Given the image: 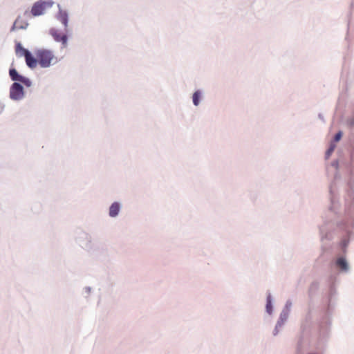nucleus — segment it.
Wrapping results in <instances>:
<instances>
[{
    "instance_id": "f257e3e1",
    "label": "nucleus",
    "mask_w": 354,
    "mask_h": 354,
    "mask_svg": "<svg viewBox=\"0 0 354 354\" xmlns=\"http://www.w3.org/2000/svg\"><path fill=\"white\" fill-rule=\"evenodd\" d=\"M346 174V194L345 196V225L354 228V151L351 152L349 160L344 162Z\"/></svg>"
},
{
    "instance_id": "f03ea898",
    "label": "nucleus",
    "mask_w": 354,
    "mask_h": 354,
    "mask_svg": "<svg viewBox=\"0 0 354 354\" xmlns=\"http://www.w3.org/2000/svg\"><path fill=\"white\" fill-rule=\"evenodd\" d=\"M38 59V64L43 68H48L57 62V58L53 52L49 49L39 48L35 51Z\"/></svg>"
},
{
    "instance_id": "7ed1b4c3",
    "label": "nucleus",
    "mask_w": 354,
    "mask_h": 354,
    "mask_svg": "<svg viewBox=\"0 0 354 354\" xmlns=\"http://www.w3.org/2000/svg\"><path fill=\"white\" fill-rule=\"evenodd\" d=\"M340 225L345 227V231L340 238V241L338 243V248L342 254H345L350 241L351 238L354 236V233L349 229V227H351L350 226L346 225L344 223H341Z\"/></svg>"
},
{
    "instance_id": "20e7f679",
    "label": "nucleus",
    "mask_w": 354,
    "mask_h": 354,
    "mask_svg": "<svg viewBox=\"0 0 354 354\" xmlns=\"http://www.w3.org/2000/svg\"><path fill=\"white\" fill-rule=\"evenodd\" d=\"M25 97L24 88L18 82H14L10 88V97L15 101H20Z\"/></svg>"
},
{
    "instance_id": "39448f33",
    "label": "nucleus",
    "mask_w": 354,
    "mask_h": 354,
    "mask_svg": "<svg viewBox=\"0 0 354 354\" xmlns=\"http://www.w3.org/2000/svg\"><path fill=\"white\" fill-rule=\"evenodd\" d=\"M76 241L83 249L91 251L93 248L92 237L86 232H82L76 238Z\"/></svg>"
},
{
    "instance_id": "423d86ee",
    "label": "nucleus",
    "mask_w": 354,
    "mask_h": 354,
    "mask_svg": "<svg viewBox=\"0 0 354 354\" xmlns=\"http://www.w3.org/2000/svg\"><path fill=\"white\" fill-rule=\"evenodd\" d=\"M9 75L13 82H18L26 87H30L32 85V81L29 78L19 74L15 68H10Z\"/></svg>"
},
{
    "instance_id": "0eeeda50",
    "label": "nucleus",
    "mask_w": 354,
    "mask_h": 354,
    "mask_svg": "<svg viewBox=\"0 0 354 354\" xmlns=\"http://www.w3.org/2000/svg\"><path fill=\"white\" fill-rule=\"evenodd\" d=\"M57 7L59 10L56 14L55 17L64 26L65 31L67 32L69 21L68 12L66 10H63L59 4L57 5Z\"/></svg>"
},
{
    "instance_id": "6e6552de",
    "label": "nucleus",
    "mask_w": 354,
    "mask_h": 354,
    "mask_svg": "<svg viewBox=\"0 0 354 354\" xmlns=\"http://www.w3.org/2000/svg\"><path fill=\"white\" fill-rule=\"evenodd\" d=\"M289 315L290 314H288V313L281 311L279 317L278 318V320L277 321L274 328L273 329V331H272L273 336L275 337L279 335L281 328L286 323V322L289 317Z\"/></svg>"
},
{
    "instance_id": "1a4fd4ad",
    "label": "nucleus",
    "mask_w": 354,
    "mask_h": 354,
    "mask_svg": "<svg viewBox=\"0 0 354 354\" xmlns=\"http://www.w3.org/2000/svg\"><path fill=\"white\" fill-rule=\"evenodd\" d=\"M319 232L320 235V239L322 243L323 250L326 248V241H331L333 238L330 231L326 227V225H322L319 227Z\"/></svg>"
},
{
    "instance_id": "9d476101",
    "label": "nucleus",
    "mask_w": 354,
    "mask_h": 354,
    "mask_svg": "<svg viewBox=\"0 0 354 354\" xmlns=\"http://www.w3.org/2000/svg\"><path fill=\"white\" fill-rule=\"evenodd\" d=\"M337 269L342 273H347L350 270V266L344 256L337 257L335 261Z\"/></svg>"
},
{
    "instance_id": "9b49d317",
    "label": "nucleus",
    "mask_w": 354,
    "mask_h": 354,
    "mask_svg": "<svg viewBox=\"0 0 354 354\" xmlns=\"http://www.w3.org/2000/svg\"><path fill=\"white\" fill-rule=\"evenodd\" d=\"M49 34L53 37L57 42H61L64 46L67 45L68 37L66 34L60 35L59 30L55 28H51L49 30Z\"/></svg>"
},
{
    "instance_id": "f8f14e48",
    "label": "nucleus",
    "mask_w": 354,
    "mask_h": 354,
    "mask_svg": "<svg viewBox=\"0 0 354 354\" xmlns=\"http://www.w3.org/2000/svg\"><path fill=\"white\" fill-rule=\"evenodd\" d=\"M26 64L27 66L31 69L35 68L38 64V59L37 57H35L30 50L25 51Z\"/></svg>"
},
{
    "instance_id": "ddd939ff",
    "label": "nucleus",
    "mask_w": 354,
    "mask_h": 354,
    "mask_svg": "<svg viewBox=\"0 0 354 354\" xmlns=\"http://www.w3.org/2000/svg\"><path fill=\"white\" fill-rule=\"evenodd\" d=\"M122 205L120 202H113L109 208V216L111 218H116L121 210Z\"/></svg>"
},
{
    "instance_id": "4468645a",
    "label": "nucleus",
    "mask_w": 354,
    "mask_h": 354,
    "mask_svg": "<svg viewBox=\"0 0 354 354\" xmlns=\"http://www.w3.org/2000/svg\"><path fill=\"white\" fill-rule=\"evenodd\" d=\"M266 312L269 316H272L274 312V299L270 292H267Z\"/></svg>"
},
{
    "instance_id": "2eb2a0df",
    "label": "nucleus",
    "mask_w": 354,
    "mask_h": 354,
    "mask_svg": "<svg viewBox=\"0 0 354 354\" xmlns=\"http://www.w3.org/2000/svg\"><path fill=\"white\" fill-rule=\"evenodd\" d=\"M45 8H44L41 1H38L35 2L31 8V14L34 17L40 16L44 14Z\"/></svg>"
},
{
    "instance_id": "dca6fc26",
    "label": "nucleus",
    "mask_w": 354,
    "mask_h": 354,
    "mask_svg": "<svg viewBox=\"0 0 354 354\" xmlns=\"http://www.w3.org/2000/svg\"><path fill=\"white\" fill-rule=\"evenodd\" d=\"M203 98V92L198 89L195 91L192 96V103L195 106H198L200 104L201 100Z\"/></svg>"
},
{
    "instance_id": "f3484780",
    "label": "nucleus",
    "mask_w": 354,
    "mask_h": 354,
    "mask_svg": "<svg viewBox=\"0 0 354 354\" xmlns=\"http://www.w3.org/2000/svg\"><path fill=\"white\" fill-rule=\"evenodd\" d=\"M15 50L17 54H19L20 56H25V51L28 50V49L24 48L21 43L18 42L15 46Z\"/></svg>"
},
{
    "instance_id": "a211bd4d",
    "label": "nucleus",
    "mask_w": 354,
    "mask_h": 354,
    "mask_svg": "<svg viewBox=\"0 0 354 354\" xmlns=\"http://www.w3.org/2000/svg\"><path fill=\"white\" fill-rule=\"evenodd\" d=\"M292 308V301L290 300H288L286 302V304L283 309L281 310L282 312L290 314V310Z\"/></svg>"
},
{
    "instance_id": "6ab92c4d",
    "label": "nucleus",
    "mask_w": 354,
    "mask_h": 354,
    "mask_svg": "<svg viewBox=\"0 0 354 354\" xmlns=\"http://www.w3.org/2000/svg\"><path fill=\"white\" fill-rule=\"evenodd\" d=\"M336 147L335 144L330 143L329 148L326 151V158H328L329 156L332 154V153L334 151Z\"/></svg>"
},
{
    "instance_id": "aec40b11",
    "label": "nucleus",
    "mask_w": 354,
    "mask_h": 354,
    "mask_svg": "<svg viewBox=\"0 0 354 354\" xmlns=\"http://www.w3.org/2000/svg\"><path fill=\"white\" fill-rule=\"evenodd\" d=\"M40 1H41L42 3V5L44 6V8L46 9V8H50L53 6L54 2L51 0H49V1H43V0H40Z\"/></svg>"
},
{
    "instance_id": "412c9836",
    "label": "nucleus",
    "mask_w": 354,
    "mask_h": 354,
    "mask_svg": "<svg viewBox=\"0 0 354 354\" xmlns=\"http://www.w3.org/2000/svg\"><path fill=\"white\" fill-rule=\"evenodd\" d=\"M346 124L350 128H354V115L346 119Z\"/></svg>"
},
{
    "instance_id": "4be33fe9",
    "label": "nucleus",
    "mask_w": 354,
    "mask_h": 354,
    "mask_svg": "<svg viewBox=\"0 0 354 354\" xmlns=\"http://www.w3.org/2000/svg\"><path fill=\"white\" fill-rule=\"evenodd\" d=\"M342 135H343L342 131H338V132L335 135V136H334V138H333V141H334L335 142H339V141L341 140V138H342Z\"/></svg>"
},
{
    "instance_id": "5701e85b",
    "label": "nucleus",
    "mask_w": 354,
    "mask_h": 354,
    "mask_svg": "<svg viewBox=\"0 0 354 354\" xmlns=\"http://www.w3.org/2000/svg\"><path fill=\"white\" fill-rule=\"evenodd\" d=\"M92 288L90 286H86L83 288V293L86 297H88L91 292Z\"/></svg>"
},
{
    "instance_id": "b1692460",
    "label": "nucleus",
    "mask_w": 354,
    "mask_h": 354,
    "mask_svg": "<svg viewBox=\"0 0 354 354\" xmlns=\"http://www.w3.org/2000/svg\"><path fill=\"white\" fill-rule=\"evenodd\" d=\"M297 351L299 353H301V351H302V339H301L297 343Z\"/></svg>"
},
{
    "instance_id": "393cba45",
    "label": "nucleus",
    "mask_w": 354,
    "mask_h": 354,
    "mask_svg": "<svg viewBox=\"0 0 354 354\" xmlns=\"http://www.w3.org/2000/svg\"><path fill=\"white\" fill-rule=\"evenodd\" d=\"M18 23H19V20L17 19L11 28V31H14L15 30L18 29V27H19V26L17 25Z\"/></svg>"
},
{
    "instance_id": "a878e982",
    "label": "nucleus",
    "mask_w": 354,
    "mask_h": 354,
    "mask_svg": "<svg viewBox=\"0 0 354 354\" xmlns=\"http://www.w3.org/2000/svg\"><path fill=\"white\" fill-rule=\"evenodd\" d=\"M329 192H330V201L332 203H333V188L332 187H330V189H329Z\"/></svg>"
},
{
    "instance_id": "bb28decb",
    "label": "nucleus",
    "mask_w": 354,
    "mask_h": 354,
    "mask_svg": "<svg viewBox=\"0 0 354 354\" xmlns=\"http://www.w3.org/2000/svg\"><path fill=\"white\" fill-rule=\"evenodd\" d=\"M334 294V290H333V288L331 287L330 288V298H329V304L328 306H330V301H331V299H332V297Z\"/></svg>"
},
{
    "instance_id": "cd10ccee",
    "label": "nucleus",
    "mask_w": 354,
    "mask_h": 354,
    "mask_svg": "<svg viewBox=\"0 0 354 354\" xmlns=\"http://www.w3.org/2000/svg\"><path fill=\"white\" fill-rule=\"evenodd\" d=\"M28 26V23H24V24L19 26L18 29H26Z\"/></svg>"
},
{
    "instance_id": "c85d7f7f",
    "label": "nucleus",
    "mask_w": 354,
    "mask_h": 354,
    "mask_svg": "<svg viewBox=\"0 0 354 354\" xmlns=\"http://www.w3.org/2000/svg\"><path fill=\"white\" fill-rule=\"evenodd\" d=\"M3 109V105L1 103H0V113L2 112Z\"/></svg>"
},
{
    "instance_id": "c756f323",
    "label": "nucleus",
    "mask_w": 354,
    "mask_h": 354,
    "mask_svg": "<svg viewBox=\"0 0 354 354\" xmlns=\"http://www.w3.org/2000/svg\"><path fill=\"white\" fill-rule=\"evenodd\" d=\"M330 210H332V211H333V206H332V207H330Z\"/></svg>"
}]
</instances>
